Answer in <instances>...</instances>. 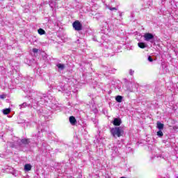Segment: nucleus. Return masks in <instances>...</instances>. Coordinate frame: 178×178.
Masks as SVG:
<instances>
[{
	"instance_id": "nucleus-18",
	"label": "nucleus",
	"mask_w": 178,
	"mask_h": 178,
	"mask_svg": "<svg viewBox=\"0 0 178 178\" xmlns=\"http://www.w3.org/2000/svg\"><path fill=\"white\" fill-rule=\"evenodd\" d=\"M3 113L4 115H9L10 113V110L9 108H6L3 110Z\"/></svg>"
},
{
	"instance_id": "nucleus-16",
	"label": "nucleus",
	"mask_w": 178,
	"mask_h": 178,
	"mask_svg": "<svg viewBox=\"0 0 178 178\" xmlns=\"http://www.w3.org/2000/svg\"><path fill=\"white\" fill-rule=\"evenodd\" d=\"M115 101L120 103V102H122V101H123V97L120 95H118L115 97Z\"/></svg>"
},
{
	"instance_id": "nucleus-13",
	"label": "nucleus",
	"mask_w": 178,
	"mask_h": 178,
	"mask_svg": "<svg viewBox=\"0 0 178 178\" xmlns=\"http://www.w3.org/2000/svg\"><path fill=\"white\" fill-rule=\"evenodd\" d=\"M49 6L51 8H54V6H56V1L55 0H50L49 1Z\"/></svg>"
},
{
	"instance_id": "nucleus-26",
	"label": "nucleus",
	"mask_w": 178,
	"mask_h": 178,
	"mask_svg": "<svg viewBox=\"0 0 178 178\" xmlns=\"http://www.w3.org/2000/svg\"><path fill=\"white\" fill-rule=\"evenodd\" d=\"M115 72H116V70H115V69L113 70H108L109 73H115Z\"/></svg>"
},
{
	"instance_id": "nucleus-32",
	"label": "nucleus",
	"mask_w": 178,
	"mask_h": 178,
	"mask_svg": "<svg viewBox=\"0 0 178 178\" xmlns=\"http://www.w3.org/2000/svg\"><path fill=\"white\" fill-rule=\"evenodd\" d=\"M38 134H41V133L40 131H38Z\"/></svg>"
},
{
	"instance_id": "nucleus-33",
	"label": "nucleus",
	"mask_w": 178,
	"mask_h": 178,
	"mask_svg": "<svg viewBox=\"0 0 178 178\" xmlns=\"http://www.w3.org/2000/svg\"><path fill=\"white\" fill-rule=\"evenodd\" d=\"M41 131H44V129H41Z\"/></svg>"
},
{
	"instance_id": "nucleus-27",
	"label": "nucleus",
	"mask_w": 178,
	"mask_h": 178,
	"mask_svg": "<svg viewBox=\"0 0 178 178\" xmlns=\"http://www.w3.org/2000/svg\"><path fill=\"white\" fill-rule=\"evenodd\" d=\"M44 126H45V125L41 124V126H40L39 128H40V129H44Z\"/></svg>"
},
{
	"instance_id": "nucleus-8",
	"label": "nucleus",
	"mask_w": 178,
	"mask_h": 178,
	"mask_svg": "<svg viewBox=\"0 0 178 178\" xmlns=\"http://www.w3.org/2000/svg\"><path fill=\"white\" fill-rule=\"evenodd\" d=\"M69 120L72 126H76V124H77V120H76V118H74V116H70Z\"/></svg>"
},
{
	"instance_id": "nucleus-3",
	"label": "nucleus",
	"mask_w": 178,
	"mask_h": 178,
	"mask_svg": "<svg viewBox=\"0 0 178 178\" xmlns=\"http://www.w3.org/2000/svg\"><path fill=\"white\" fill-rule=\"evenodd\" d=\"M111 133L112 136H114L115 138H116V137H122V136H123L124 133V131L123 129V127H116L111 129Z\"/></svg>"
},
{
	"instance_id": "nucleus-14",
	"label": "nucleus",
	"mask_w": 178,
	"mask_h": 178,
	"mask_svg": "<svg viewBox=\"0 0 178 178\" xmlns=\"http://www.w3.org/2000/svg\"><path fill=\"white\" fill-rule=\"evenodd\" d=\"M157 129L159 130H163V124L161 123L160 122H157Z\"/></svg>"
},
{
	"instance_id": "nucleus-35",
	"label": "nucleus",
	"mask_w": 178,
	"mask_h": 178,
	"mask_svg": "<svg viewBox=\"0 0 178 178\" xmlns=\"http://www.w3.org/2000/svg\"><path fill=\"white\" fill-rule=\"evenodd\" d=\"M165 73H168V70L165 71Z\"/></svg>"
},
{
	"instance_id": "nucleus-7",
	"label": "nucleus",
	"mask_w": 178,
	"mask_h": 178,
	"mask_svg": "<svg viewBox=\"0 0 178 178\" xmlns=\"http://www.w3.org/2000/svg\"><path fill=\"white\" fill-rule=\"evenodd\" d=\"M65 67H66L65 64L59 63L56 64V70H58V72H63V70H65Z\"/></svg>"
},
{
	"instance_id": "nucleus-28",
	"label": "nucleus",
	"mask_w": 178,
	"mask_h": 178,
	"mask_svg": "<svg viewBox=\"0 0 178 178\" xmlns=\"http://www.w3.org/2000/svg\"><path fill=\"white\" fill-rule=\"evenodd\" d=\"M28 79H29V80H30V81H33V78H31V77H29Z\"/></svg>"
},
{
	"instance_id": "nucleus-29",
	"label": "nucleus",
	"mask_w": 178,
	"mask_h": 178,
	"mask_svg": "<svg viewBox=\"0 0 178 178\" xmlns=\"http://www.w3.org/2000/svg\"><path fill=\"white\" fill-rule=\"evenodd\" d=\"M129 91H130V92H132L133 90L130 89Z\"/></svg>"
},
{
	"instance_id": "nucleus-20",
	"label": "nucleus",
	"mask_w": 178,
	"mask_h": 178,
	"mask_svg": "<svg viewBox=\"0 0 178 178\" xmlns=\"http://www.w3.org/2000/svg\"><path fill=\"white\" fill-rule=\"evenodd\" d=\"M147 60H149V62H154V59H152V57L151 56H148Z\"/></svg>"
},
{
	"instance_id": "nucleus-11",
	"label": "nucleus",
	"mask_w": 178,
	"mask_h": 178,
	"mask_svg": "<svg viewBox=\"0 0 178 178\" xmlns=\"http://www.w3.org/2000/svg\"><path fill=\"white\" fill-rule=\"evenodd\" d=\"M32 166L30 164H25L24 170L25 172H30L31 170Z\"/></svg>"
},
{
	"instance_id": "nucleus-4",
	"label": "nucleus",
	"mask_w": 178,
	"mask_h": 178,
	"mask_svg": "<svg viewBox=\"0 0 178 178\" xmlns=\"http://www.w3.org/2000/svg\"><path fill=\"white\" fill-rule=\"evenodd\" d=\"M143 38L147 42H151L152 44L154 42V34L151 33H146L143 35Z\"/></svg>"
},
{
	"instance_id": "nucleus-31",
	"label": "nucleus",
	"mask_w": 178,
	"mask_h": 178,
	"mask_svg": "<svg viewBox=\"0 0 178 178\" xmlns=\"http://www.w3.org/2000/svg\"><path fill=\"white\" fill-rule=\"evenodd\" d=\"M104 24H107V25H108V23H106V22H104Z\"/></svg>"
},
{
	"instance_id": "nucleus-36",
	"label": "nucleus",
	"mask_w": 178,
	"mask_h": 178,
	"mask_svg": "<svg viewBox=\"0 0 178 178\" xmlns=\"http://www.w3.org/2000/svg\"><path fill=\"white\" fill-rule=\"evenodd\" d=\"M38 138H40V136H38Z\"/></svg>"
},
{
	"instance_id": "nucleus-30",
	"label": "nucleus",
	"mask_w": 178,
	"mask_h": 178,
	"mask_svg": "<svg viewBox=\"0 0 178 178\" xmlns=\"http://www.w3.org/2000/svg\"><path fill=\"white\" fill-rule=\"evenodd\" d=\"M107 30H109V26H107Z\"/></svg>"
},
{
	"instance_id": "nucleus-10",
	"label": "nucleus",
	"mask_w": 178,
	"mask_h": 178,
	"mask_svg": "<svg viewBox=\"0 0 178 178\" xmlns=\"http://www.w3.org/2000/svg\"><path fill=\"white\" fill-rule=\"evenodd\" d=\"M30 106H31V104H27V102H24L19 105V108L23 109V108H30Z\"/></svg>"
},
{
	"instance_id": "nucleus-21",
	"label": "nucleus",
	"mask_w": 178,
	"mask_h": 178,
	"mask_svg": "<svg viewBox=\"0 0 178 178\" xmlns=\"http://www.w3.org/2000/svg\"><path fill=\"white\" fill-rule=\"evenodd\" d=\"M6 98V95H0V99H5Z\"/></svg>"
},
{
	"instance_id": "nucleus-24",
	"label": "nucleus",
	"mask_w": 178,
	"mask_h": 178,
	"mask_svg": "<svg viewBox=\"0 0 178 178\" xmlns=\"http://www.w3.org/2000/svg\"><path fill=\"white\" fill-rule=\"evenodd\" d=\"M32 51L33 52V54H37V52H38V49L36 48H33Z\"/></svg>"
},
{
	"instance_id": "nucleus-5",
	"label": "nucleus",
	"mask_w": 178,
	"mask_h": 178,
	"mask_svg": "<svg viewBox=\"0 0 178 178\" xmlns=\"http://www.w3.org/2000/svg\"><path fill=\"white\" fill-rule=\"evenodd\" d=\"M56 89L58 91H62L63 92H67L70 89H67V84H64L63 83H60L58 86H57Z\"/></svg>"
},
{
	"instance_id": "nucleus-9",
	"label": "nucleus",
	"mask_w": 178,
	"mask_h": 178,
	"mask_svg": "<svg viewBox=\"0 0 178 178\" xmlns=\"http://www.w3.org/2000/svg\"><path fill=\"white\" fill-rule=\"evenodd\" d=\"M113 124H114V126H120V124H122V120H120V118H114Z\"/></svg>"
},
{
	"instance_id": "nucleus-12",
	"label": "nucleus",
	"mask_w": 178,
	"mask_h": 178,
	"mask_svg": "<svg viewBox=\"0 0 178 178\" xmlns=\"http://www.w3.org/2000/svg\"><path fill=\"white\" fill-rule=\"evenodd\" d=\"M138 46L139 48H141L142 49H144V48H147V44L144 42H138Z\"/></svg>"
},
{
	"instance_id": "nucleus-1",
	"label": "nucleus",
	"mask_w": 178,
	"mask_h": 178,
	"mask_svg": "<svg viewBox=\"0 0 178 178\" xmlns=\"http://www.w3.org/2000/svg\"><path fill=\"white\" fill-rule=\"evenodd\" d=\"M27 97L29 98H32V106H40V105H49V106H52L51 99H49V96L46 94H42L41 92H38L34 90H29V95H27Z\"/></svg>"
},
{
	"instance_id": "nucleus-15",
	"label": "nucleus",
	"mask_w": 178,
	"mask_h": 178,
	"mask_svg": "<svg viewBox=\"0 0 178 178\" xmlns=\"http://www.w3.org/2000/svg\"><path fill=\"white\" fill-rule=\"evenodd\" d=\"M156 134L160 138H161V137H163V132L162 131V129H159V131L156 132Z\"/></svg>"
},
{
	"instance_id": "nucleus-17",
	"label": "nucleus",
	"mask_w": 178,
	"mask_h": 178,
	"mask_svg": "<svg viewBox=\"0 0 178 178\" xmlns=\"http://www.w3.org/2000/svg\"><path fill=\"white\" fill-rule=\"evenodd\" d=\"M38 33L40 35H44V34H45V31L40 28L38 30Z\"/></svg>"
},
{
	"instance_id": "nucleus-6",
	"label": "nucleus",
	"mask_w": 178,
	"mask_h": 178,
	"mask_svg": "<svg viewBox=\"0 0 178 178\" xmlns=\"http://www.w3.org/2000/svg\"><path fill=\"white\" fill-rule=\"evenodd\" d=\"M72 27L76 31H80L83 29V25L79 21H75L72 24Z\"/></svg>"
},
{
	"instance_id": "nucleus-2",
	"label": "nucleus",
	"mask_w": 178,
	"mask_h": 178,
	"mask_svg": "<svg viewBox=\"0 0 178 178\" xmlns=\"http://www.w3.org/2000/svg\"><path fill=\"white\" fill-rule=\"evenodd\" d=\"M29 143L30 139L21 140L19 138L14 136L13 137L12 141L7 142V145L11 148H16L17 149L22 151L23 149V147H26V145H27V144Z\"/></svg>"
},
{
	"instance_id": "nucleus-34",
	"label": "nucleus",
	"mask_w": 178,
	"mask_h": 178,
	"mask_svg": "<svg viewBox=\"0 0 178 178\" xmlns=\"http://www.w3.org/2000/svg\"><path fill=\"white\" fill-rule=\"evenodd\" d=\"M120 178H126V177H120Z\"/></svg>"
},
{
	"instance_id": "nucleus-25",
	"label": "nucleus",
	"mask_w": 178,
	"mask_h": 178,
	"mask_svg": "<svg viewBox=\"0 0 178 178\" xmlns=\"http://www.w3.org/2000/svg\"><path fill=\"white\" fill-rule=\"evenodd\" d=\"M129 74H130V76H133V74H134V70H129Z\"/></svg>"
},
{
	"instance_id": "nucleus-23",
	"label": "nucleus",
	"mask_w": 178,
	"mask_h": 178,
	"mask_svg": "<svg viewBox=\"0 0 178 178\" xmlns=\"http://www.w3.org/2000/svg\"><path fill=\"white\" fill-rule=\"evenodd\" d=\"M42 148H43L44 149H48V148H49V146H45V145H44V143H42Z\"/></svg>"
},
{
	"instance_id": "nucleus-19",
	"label": "nucleus",
	"mask_w": 178,
	"mask_h": 178,
	"mask_svg": "<svg viewBox=\"0 0 178 178\" xmlns=\"http://www.w3.org/2000/svg\"><path fill=\"white\" fill-rule=\"evenodd\" d=\"M106 9H109L110 10H118V8H111V7H109V6L108 5H106Z\"/></svg>"
},
{
	"instance_id": "nucleus-22",
	"label": "nucleus",
	"mask_w": 178,
	"mask_h": 178,
	"mask_svg": "<svg viewBox=\"0 0 178 178\" xmlns=\"http://www.w3.org/2000/svg\"><path fill=\"white\" fill-rule=\"evenodd\" d=\"M92 120L95 124H97V123H98V120L95 118H92Z\"/></svg>"
}]
</instances>
